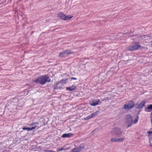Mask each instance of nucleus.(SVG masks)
<instances>
[{
  "mask_svg": "<svg viewBox=\"0 0 152 152\" xmlns=\"http://www.w3.org/2000/svg\"><path fill=\"white\" fill-rule=\"evenodd\" d=\"M50 79L47 75H42L38 77L34 81L36 83H39L41 85L45 84L46 82H50Z\"/></svg>",
  "mask_w": 152,
  "mask_h": 152,
  "instance_id": "1",
  "label": "nucleus"
},
{
  "mask_svg": "<svg viewBox=\"0 0 152 152\" xmlns=\"http://www.w3.org/2000/svg\"><path fill=\"white\" fill-rule=\"evenodd\" d=\"M139 116L137 115L135 119L133 121L132 117L130 115H128L126 116V123L127 125V128L130 127L132 124H136L138 121Z\"/></svg>",
  "mask_w": 152,
  "mask_h": 152,
  "instance_id": "2",
  "label": "nucleus"
},
{
  "mask_svg": "<svg viewBox=\"0 0 152 152\" xmlns=\"http://www.w3.org/2000/svg\"><path fill=\"white\" fill-rule=\"evenodd\" d=\"M141 46L139 45L138 42H134L132 44L130 45L127 48L128 50L133 51L137 50L140 49Z\"/></svg>",
  "mask_w": 152,
  "mask_h": 152,
  "instance_id": "3",
  "label": "nucleus"
},
{
  "mask_svg": "<svg viewBox=\"0 0 152 152\" xmlns=\"http://www.w3.org/2000/svg\"><path fill=\"white\" fill-rule=\"evenodd\" d=\"M73 52L71 51L70 50H66L60 53L59 55V57L61 58L65 57L69 55L73 54Z\"/></svg>",
  "mask_w": 152,
  "mask_h": 152,
  "instance_id": "4",
  "label": "nucleus"
},
{
  "mask_svg": "<svg viewBox=\"0 0 152 152\" xmlns=\"http://www.w3.org/2000/svg\"><path fill=\"white\" fill-rule=\"evenodd\" d=\"M122 132L121 130L118 128H115L112 129L111 133L113 135H116L120 136Z\"/></svg>",
  "mask_w": 152,
  "mask_h": 152,
  "instance_id": "5",
  "label": "nucleus"
},
{
  "mask_svg": "<svg viewBox=\"0 0 152 152\" xmlns=\"http://www.w3.org/2000/svg\"><path fill=\"white\" fill-rule=\"evenodd\" d=\"M58 16V18L62 19H63L64 20H68L71 19L72 16H69L68 15L66 16L63 13L60 12L57 14Z\"/></svg>",
  "mask_w": 152,
  "mask_h": 152,
  "instance_id": "6",
  "label": "nucleus"
},
{
  "mask_svg": "<svg viewBox=\"0 0 152 152\" xmlns=\"http://www.w3.org/2000/svg\"><path fill=\"white\" fill-rule=\"evenodd\" d=\"M134 105V102L131 101L128 103H126L124 106V107L126 109H129L133 107Z\"/></svg>",
  "mask_w": 152,
  "mask_h": 152,
  "instance_id": "7",
  "label": "nucleus"
},
{
  "mask_svg": "<svg viewBox=\"0 0 152 152\" xmlns=\"http://www.w3.org/2000/svg\"><path fill=\"white\" fill-rule=\"evenodd\" d=\"M100 102V100L99 99H94L90 102V104L92 106H95L97 105Z\"/></svg>",
  "mask_w": 152,
  "mask_h": 152,
  "instance_id": "8",
  "label": "nucleus"
},
{
  "mask_svg": "<svg viewBox=\"0 0 152 152\" xmlns=\"http://www.w3.org/2000/svg\"><path fill=\"white\" fill-rule=\"evenodd\" d=\"M84 148V146H82L81 145L79 147H77L73 148L71 151V152H79L81 151Z\"/></svg>",
  "mask_w": 152,
  "mask_h": 152,
  "instance_id": "9",
  "label": "nucleus"
},
{
  "mask_svg": "<svg viewBox=\"0 0 152 152\" xmlns=\"http://www.w3.org/2000/svg\"><path fill=\"white\" fill-rule=\"evenodd\" d=\"M145 101H142L139 104H136V107L138 109L141 108L143 107L144 105L145 104Z\"/></svg>",
  "mask_w": 152,
  "mask_h": 152,
  "instance_id": "10",
  "label": "nucleus"
},
{
  "mask_svg": "<svg viewBox=\"0 0 152 152\" xmlns=\"http://www.w3.org/2000/svg\"><path fill=\"white\" fill-rule=\"evenodd\" d=\"M37 127V126L35 125L34 126H32L31 127H24L23 128V130H26L28 131H29L30 130H32L35 129Z\"/></svg>",
  "mask_w": 152,
  "mask_h": 152,
  "instance_id": "11",
  "label": "nucleus"
},
{
  "mask_svg": "<svg viewBox=\"0 0 152 152\" xmlns=\"http://www.w3.org/2000/svg\"><path fill=\"white\" fill-rule=\"evenodd\" d=\"M73 135V134L71 133H69L67 134H64L62 136V137H72Z\"/></svg>",
  "mask_w": 152,
  "mask_h": 152,
  "instance_id": "12",
  "label": "nucleus"
},
{
  "mask_svg": "<svg viewBox=\"0 0 152 152\" xmlns=\"http://www.w3.org/2000/svg\"><path fill=\"white\" fill-rule=\"evenodd\" d=\"M76 88V86L74 85H72V86L67 87L66 88V90H69L70 91H73Z\"/></svg>",
  "mask_w": 152,
  "mask_h": 152,
  "instance_id": "13",
  "label": "nucleus"
},
{
  "mask_svg": "<svg viewBox=\"0 0 152 152\" xmlns=\"http://www.w3.org/2000/svg\"><path fill=\"white\" fill-rule=\"evenodd\" d=\"M110 142H117V138L115 137L113 138L110 140Z\"/></svg>",
  "mask_w": 152,
  "mask_h": 152,
  "instance_id": "14",
  "label": "nucleus"
},
{
  "mask_svg": "<svg viewBox=\"0 0 152 152\" xmlns=\"http://www.w3.org/2000/svg\"><path fill=\"white\" fill-rule=\"evenodd\" d=\"M124 138L120 137L117 138V142H123L124 140Z\"/></svg>",
  "mask_w": 152,
  "mask_h": 152,
  "instance_id": "15",
  "label": "nucleus"
},
{
  "mask_svg": "<svg viewBox=\"0 0 152 152\" xmlns=\"http://www.w3.org/2000/svg\"><path fill=\"white\" fill-rule=\"evenodd\" d=\"M97 115H98V112H94V113H93L91 115L92 118H93V117Z\"/></svg>",
  "mask_w": 152,
  "mask_h": 152,
  "instance_id": "16",
  "label": "nucleus"
},
{
  "mask_svg": "<svg viewBox=\"0 0 152 152\" xmlns=\"http://www.w3.org/2000/svg\"><path fill=\"white\" fill-rule=\"evenodd\" d=\"M38 124H39L38 122H33L29 125V126H34L35 125H37Z\"/></svg>",
  "mask_w": 152,
  "mask_h": 152,
  "instance_id": "17",
  "label": "nucleus"
},
{
  "mask_svg": "<svg viewBox=\"0 0 152 152\" xmlns=\"http://www.w3.org/2000/svg\"><path fill=\"white\" fill-rule=\"evenodd\" d=\"M92 118L91 115H88V116H87L86 117V118H84V119L85 120H89L91 118Z\"/></svg>",
  "mask_w": 152,
  "mask_h": 152,
  "instance_id": "18",
  "label": "nucleus"
},
{
  "mask_svg": "<svg viewBox=\"0 0 152 152\" xmlns=\"http://www.w3.org/2000/svg\"><path fill=\"white\" fill-rule=\"evenodd\" d=\"M147 108L148 109L152 110V104L148 106L147 107Z\"/></svg>",
  "mask_w": 152,
  "mask_h": 152,
  "instance_id": "19",
  "label": "nucleus"
},
{
  "mask_svg": "<svg viewBox=\"0 0 152 152\" xmlns=\"http://www.w3.org/2000/svg\"><path fill=\"white\" fill-rule=\"evenodd\" d=\"M150 134H148V137L149 140H152V137Z\"/></svg>",
  "mask_w": 152,
  "mask_h": 152,
  "instance_id": "20",
  "label": "nucleus"
},
{
  "mask_svg": "<svg viewBox=\"0 0 152 152\" xmlns=\"http://www.w3.org/2000/svg\"><path fill=\"white\" fill-rule=\"evenodd\" d=\"M147 133L148 134H152V131H148L147 132Z\"/></svg>",
  "mask_w": 152,
  "mask_h": 152,
  "instance_id": "21",
  "label": "nucleus"
},
{
  "mask_svg": "<svg viewBox=\"0 0 152 152\" xmlns=\"http://www.w3.org/2000/svg\"><path fill=\"white\" fill-rule=\"evenodd\" d=\"M71 80H77V78H75V77H72L71 78Z\"/></svg>",
  "mask_w": 152,
  "mask_h": 152,
  "instance_id": "22",
  "label": "nucleus"
},
{
  "mask_svg": "<svg viewBox=\"0 0 152 152\" xmlns=\"http://www.w3.org/2000/svg\"><path fill=\"white\" fill-rule=\"evenodd\" d=\"M57 151H61V150H60V148H58V149H57Z\"/></svg>",
  "mask_w": 152,
  "mask_h": 152,
  "instance_id": "23",
  "label": "nucleus"
},
{
  "mask_svg": "<svg viewBox=\"0 0 152 152\" xmlns=\"http://www.w3.org/2000/svg\"><path fill=\"white\" fill-rule=\"evenodd\" d=\"M63 150V148H61V149H60V150L61 151Z\"/></svg>",
  "mask_w": 152,
  "mask_h": 152,
  "instance_id": "24",
  "label": "nucleus"
},
{
  "mask_svg": "<svg viewBox=\"0 0 152 152\" xmlns=\"http://www.w3.org/2000/svg\"><path fill=\"white\" fill-rule=\"evenodd\" d=\"M150 145L151 146H152V144L151 143H150Z\"/></svg>",
  "mask_w": 152,
  "mask_h": 152,
  "instance_id": "25",
  "label": "nucleus"
},
{
  "mask_svg": "<svg viewBox=\"0 0 152 152\" xmlns=\"http://www.w3.org/2000/svg\"><path fill=\"white\" fill-rule=\"evenodd\" d=\"M68 80V79H66L65 80Z\"/></svg>",
  "mask_w": 152,
  "mask_h": 152,
  "instance_id": "26",
  "label": "nucleus"
},
{
  "mask_svg": "<svg viewBox=\"0 0 152 152\" xmlns=\"http://www.w3.org/2000/svg\"><path fill=\"white\" fill-rule=\"evenodd\" d=\"M39 128V127H38V128H37V129H38Z\"/></svg>",
  "mask_w": 152,
  "mask_h": 152,
  "instance_id": "27",
  "label": "nucleus"
}]
</instances>
